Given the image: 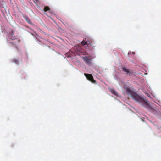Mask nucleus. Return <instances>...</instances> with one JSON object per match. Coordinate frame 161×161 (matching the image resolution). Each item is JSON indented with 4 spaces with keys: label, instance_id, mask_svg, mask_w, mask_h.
I'll list each match as a JSON object with an SVG mask.
<instances>
[{
    "label": "nucleus",
    "instance_id": "nucleus-9",
    "mask_svg": "<svg viewBox=\"0 0 161 161\" xmlns=\"http://www.w3.org/2000/svg\"><path fill=\"white\" fill-rule=\"evenodd\" d=\"M13 62L16 63V64H18L19 62V61L18 60L15 59L13 60Z\"/></svg>",
    "mask_w": 161,
    "mask_h": 161
},
{
    "label": "nucleus",
    "instance_id": "nucleus-5",
    "mask_svg": "<svg viewBox=\"0 0 161 161\" xmlns=\"http://www.w3.org/2000/svg\"><path fill=\"white\" fill-rule=\"evenodd\" d=\"M142 99L139 101H137L138 102H140L142 101L143 102V103L145 104L147 107H150V105L149 103L146 101L142 99V98L141 97Z\"/></svg>",
    "mask_w": 161,
    "mask_h": 161
},
{
    "label": "nucleus",
    "instance_id": "nucleus-6",
    "mask_svg": "<svg viewBox=\"0 0 161 161\" xmlns=\"http://www.w3.org/2000/svg\"><path fill=\"white\" fill-rule=\"evenodd\" d=\"M87 41L86 40V39H83V40L81 42V44L82 45L84 46L85 45H87Z\"/></svg>",
    "mask_w": 161,
    "mask_h": 161
},
{
    "label": "nucleus",
    "instance_id": "nucleus-7",
    "mask_svg": "<svg viewBox=\"0 0 161 161\" xmlns=\"http://www.w3.org/2000/svg\"><path fill=\"white\" fill-rule=\"evenodd\" d=\"M50 10V9L49 7L48 6H45L44 7V10L45 12H46L47 11H49Z\"/></svg>",
    "mask_w": 161,
    "mask_h": 161
},
{
    "label": "nucleus",
    "instance_id": "nucleus-11",
    "mask_svg": "<svg viewBox=\"0 0 161 161\" xmlns=\"http://www.w3.org/2000/svg\"><path fill=\"white\" fill-rule=\"evenodd\" d=\"M15 39V37H11V39H12V40H14V39Z\"/></svg>",
    "mask_w": 161,
    "mask_h": 161
},
{
    "label": "nucleus",
    "instance_id": "nucleus-8",
    "mask_svg": "<svg viewBox=\"0 0 161 161\" xmlns=\"http://www.w3.org/2000/svg\"><path fill=\"white\" fill-rule=\"evenodd\" d=\"M25 19L29 23H30V19L28 17H24Z\"/></svg>",
    "mask_w": 161,
    "mask_h": 161
},
{
    "label": "nucleus",
    "instance_id": "nucleus-3",
    "mask_svg": "<svg viewBox=\"0 0 161 161\" xmlns=\"http://www.w3.org/2000/svg\"><path fill=\"white\" fill-rule=\"evenodd\" d=\"M122 70L124 72L126 73L127 75L133 74V73L132 71H130L129 69H127L125 66H123L122 68Z\"/></svg>",
    "mask_w": 161,
    "mask_h": 161
},
{
    "label": "nucleus",
    "instance_id": "nucleus-2",
    "mask_svg": "<svg viewBox=\"0 0 161 161\" xmlns=\"http://www.w3.org/2000/svg\"><path fill=\"white\" fill-rule=\"evenodd\" d=\"M84 75L87 79L91 82L93 83L96 82V81L94 80L92 74L85 73Z\"/></svg>",
    "mask_w": 161,
    "mask_h": 161
},
{
    "label": "nucleus",
    "instance_id": "nucleus-4",
    "mask_svg": "<svg viewBox=\"0 0 161 161\" xmlns=\"http://www.w3.org/2000/svg\"><path fill=\"white\" fill-rule=\"evenodd\" d=\"M83 59L88 64H90L91 63L90 59H88L86 57H83Z\"/></svg>",
    "mask_w": 161,
    "mask_h": 161
},
{
    "label": "nucleus",
    "instance_id": "nucleus-10",
    "mask_svg": "<svg viewBox=\"0 0 161 161\" xmlns=\"http://www.w3.org/2000/svg\"><path fill=\"white\" fill-rule=\"evenodd\" d=\"M111 92L114 94H116V92L115 91L113 90H111Z\"/></svg>",
    "mask_w": 161,
    "mask_h": 161
},
{
    "label": "nucleus",
    "instance_id": "nucleus-1",
    "mask_svg": "<svg viewBox=\"0 0 161 161\" xmlns=\"http://www.w3.org/2000/svg\"><path fill=\"white\" fill-rule=\"evenodd\" d=\"M126 91L128 94H130L131 97L136 101H139L141 99V97L136 92L132 91L130 88L127 87Z\"/></svg>",
    "mask_w": 161,
    "mask_h": 161
}]
</instances>
